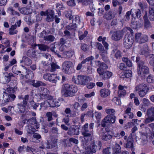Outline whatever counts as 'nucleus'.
<instances>
[{
    "mask_svg": "<svg viewBox=\"0 0 154 154\" xmlns=\"http://www.w3.org/2000/svg\"><path fill=\"white\" fill-rule=\"evenodd\" d=\"M52 116V114L51 112H48L46 113V116L48 118V121L49 122L53 119Z\"/></svg>",
    "mask_w": 154,
    "mask_h": 154,
    "instance_id": "nucleus-52",
    "label": "nucleus"
},
{
    "mask_svg": "<svg viewBox=\"0 0 154 154\" xmlns=\"http://www.w3.org/2000/svg\"><path fill=\"white\" fill-rule=\"evenodd\" d=\"M80 21L79 17L77 15H75V18L72 20V23H75L76 24L77 23H79V22H80Z\"/></svg>",
    "mask_w": 154,
    "mask_h": 154,
    "instance_id": "nucleus-57",
    "label": "nucleus"
},
{
    "mask_svg": "<svg viewBox=\"0 0 154 154\" xmlns=\"http://www.w3.org/2000/svg\"><path fill=\"white\" fill-rule=\"evenodd\" d=\"M55 39V37L51 35L45 36L44 37V40L49 42H54Z\"/></svg>",
    "mask_w": 154,
    "mask_h": 154,
    "instance_id": "nucleus-29",
    "label": "nucleus"
},
{
    "mask_svg": "<svg viewBox=\"0 0 154 154\" xmlns=\"http://www.w3.org/2000/svg\"><path fill=\"white\" fill-rule=\"evenodd\" d=\"M65 53L67 57H71L74 55V51L73 50H69L68 51H66Z\"/></svg>",
    "mask_w": 154,
    "mask_h": 154,
    "instance_id": "nucleus-46",
    "label": "nucleus"
},
{
    "mask_svg": "<svg viewBox=\"0 0 154 154\" xmlns=\"http://www.w3.org/2000/svg\"><path fill=\"white\" fill-rule=\"evenodd\" d=\"M34 102L33 101L31 102V105L33 109L35 110H36L37 107H38L39 106V104L38 103H34Z\"/></svg>",
    "mask_w": 154,
    "mask_h": 154,
    "instance_id": "nucleus-61",
    "label": "nucleus"
},
{
    "mask_svg": "<svg viewBox=\"0 0 154 154\" xmlns=\"http://www.w3.org/2000/svg\"><path fill=\"white\" fill-rule=\"evenodd\" d=\"M37 96L42 99L49 98L51 96L49 95V90L47 88L43 87L40 88L39 92L38 93Z\"/></svg>",
    "mask_w": 154,
    "mask_h": 154,
    "instance_id": "nucleus-7",
    "label": "nucleus"
},
{
    "mask_svg": "<svg viewBox=\"0 0 154 154\" xmlns=\"http://www.w3.org/2000/svg\"><path fill=\"white\" fill-rule=\"evenodd\" d=\"M112 40L117 41L120 40L123 35V33L121 31H113L111 30L109 33Z\"/></svg>",
    "mask_w": 154,
    "mask_h": 154,
    "instance_id": "nucleus-5",
    "label": "nucleus"
},
{
    "mask_svg": "<svg viewBox=\"0 0 154 154\" xmlns=\"http://www.w3.org/2000/svg\"><path fill=\"white\" fill-rule=\"evenodd\" d=\"M68 42V40L65 39L63 38H61L60 39V44L62 45H65Z\"/></svg>",
    "mask_w": 154,
    "mask_h": 154,
    "instance_id": "nucleus-60",
    "label": "nucleus"
},
{
    "mask_svg": "<svg viewBox=\"0 0 154 154\" xmlns=\"http://www.w3.org/2000/svg\"><path fill=\"white\" fill-rule=\"evenodd\" d=\"M51 132L52 134H57L58 132V130L57 128L53 127L51 129Z\"/></svg>",
    "mask_w": 154,
    "mask_h": 154,
    "instance_id": "nucleus-64",
    "label": "nucleus"
},
{
    "mask_svg": "<svg viewBox=\"0 0 154 154\" xmlns=\"http://www.w3.org/2000/svg\"><path fill=\"white\" fill-rule=\"evenodd\" d=\"M77 28V26L75 23L70 24L66 26L65 28L69 30H75Z\"/></svg>",
    "mask_w": 154,
    "mask_h": 154,
    "instance_id": "nucleus-33",
    "label": "nucleus"
},
{
    "mask_svg": "<svg viewBox=\"0 0 154 154\" xmlns=\"http://www.w3.org/2000/svg\"><path fill=\"white\" fill-rule=\"evenodd\" d=\"M37 45L38 47V49L42 51H45L49 48L48 45L44 44H38Z\"/></svg>",
    "mask_w": 154,
    "mask_h": 154,
    "instance_id": "nucleus-37",
    "label": "nucleus"
},
{
    "mask_svg": "<svg viewBox=\"0 0 154 154\" xmlns=\"http://www.w3.org/2000/svg\"><path fill=\"white\" fill-rule=\"evenodd\" d=\"M134 140L131 136H129L127 140V143L126 144V147L128 148L131 149V151H134V148L133 145Z\"/></svg>",
    "mask_w": 154,
    "mask_h": 154,
    "instance_id": "nucleus-18",
    "label": "nucleus"
},
{
    "mask_svg": "<svg viewBox=\"0 0 154 154\" xmlns=\"http://www.w3.org/2000/svg\"><path fill=\"white\" fill-rule=\"evenodd\" d=\"M77 89L76 87L73 85L70 86L69 84H66L63 85L61 93L65 97L71 96L76 92Z\"/></svg>",
    "mask_w": 154,
    "mask_h": 154,
    "instance_id": "nucleus-2",
    "label": "nucleus"
},
{
    "mask_svg": "<svg viewBox=\"0 0 154 154\" xmlns=\"http://www.w3.org/2000/svg\"><path fill=\"white\" fill-rule=\"evenodd\" d=\"M81 33L82 32L80 31H79V38L80 40H82L85 37H86L88 33V32L87 31H85L82 35H81Z\"/></svg>",
    "mask_w": 154,
    "mask_h": 154,
    "instance_id": "nucleus-43",
    "label": "nucleus"
},
{
    "mask_svg": "<svg viewBox=\"0 0 154 154\" xmlns=\"http://www.w3.org/2000/svg\"><path fill=\"white\" fill-rule=\"evenodd\" d=\"M100 7H98V12L99 15L101 16L103 15L104 10V4L100 5Z\"/></svg>",
    "mask_w": 154,
    "mask_h": 154,
    "instance_id": "nucleus-40",
    "label": "nucleus"
},
{
    "mask_svg": "<svg viewBox=\"0 0 154 154\" xmlns=\"http://www.w3.org/2000/svg\"><path fill=\"white\" fill-rule=\"evenodd\" d=\"M149 17L151 21H154V8H149Z\"/></svg>",
    "mask_w": 154,
    "mask_h": 154,
    "instance_id": "nucleus-27",
    "label": "nucleus"
},
{
    "mask_svg": "<svg viewBox=\"0 0 154 154\" xmlns=\"http://www.w3.org/2000/svg\"><path fill=\"white\" fill-rule=\"evenodd\" d=\"M149 88L144 83L139 84L135 87V90L138 92L139 96L141 97H144L149 92Z\"/></svg>",
    "mask_w": 154,
    "mask_h": 154,
    "instance_id": "nucleus-4",
    "label": "nucleus"
},
{
    "mask_svg": "<svg viewBox=\"0 0 154 154\" xmlns=\"http://www.w3.org/2000/svg\"><path fill=\"white\" fill-rule=\"evenodd\" d=\"M143 19L144 26L145 28L147 29L152 27L151 23L148 19L147 12H145V14L143 17Z\"/></svg>",
    "mask_w": 154,
    "mask_h": 154,
    "instance_id": "nucleus-17",
    "label": "nucleus"
},
{
    "mask_svg": "<svg viewBox=\"0 0 154 154\" xmlns=\"http://www.w3.org/2000/svg\"><path fill=\"white\" fill-rule=\"evenodd\" d=\"M95 64L98 67L97 70V72L98 74L102 73V72L107 69L108 68V66L106 64L103 62H101L99 60L95 61Z\"/></svg>",
    "mask_w": 154,
    "mask_h": 154,
    "instance_id": "nucleus-11",
    "label": "nucleus"
},
{
    "mask_svg": "<svg viewBox=\"0 0 154 154\" xmlns=\"http://www.w3.org/2000/svg\"><path fill=\"white\" fill-rule=\"evenodd\" d=\"M52 97L50 96V101L51 107H58L60 105L58 104V103L57 101L56 100L52 99Z\"/></svg>",
    "mask_w": 154,
    "mask_h": 154,
    "instance_id": "nucleus-31",
    "label": "nucleus"
},
{
    "mask_svg": "<svg viewBox=\"0 0 154 154\" xmlns=\"http://www.w3.org/2000/svg\"><path fill=\"white\" fill-rule=\"evenodd\" d=\"M106 112L109 114V115H113L115 114V111L114 109H108L106 110Z\"/></svg>",
    "mask_w": 154,
    "mask_h": 154,
    "instance_id": "nucleus-53",
    "label": "nucleus"
},
{
    "mask_svg": "<svg viewBox=\"0 0 154 154\" xmlns=\"http://www.w3.org/2000/svg\"><path fill=\"white\" fill-rule=\"evenodd\" d=\"M23 59L24 60L25 63L27 66H29L32 63V60L29 57L26 56H24L23 57Z\"/></svg>",
    "mask_w": 154,
    "mask_h": 154,
    "instance_id": "nucleus-38",
    "label": "nucleus"
},
{
    "mask_svg": "<svg viewBox=\"0 0 154 154\" xmlns=\"http://www.w3.org/2000/svg\"><path fill=\"white\" fill-rule=\"evenodd\" d=\"M32 85L34 87L38 88L41 86H45L46 85L41 81H37L36 83H33Z\"/></svg>",
    "mask_w": 154,
    "mask_h": 154,
    "instance_id": "nucleus-39",
    "label": "nucleus"
},
{
    "mask_svg": "<svg viewBox=\"0 0 154 154\" xmlns=\"http://www.w3.org/2000/svg\"><path fill=\"white\" fill-rule=\"evenodd\" d=\"M136 62L137 63L138 67L139 68L138 74L142 79H145L146 75L149 73V69L143 61L141 60L139 57H136Z\"/></svg>",
    "mask_w": 154,
    "mask_h": 154,
    "instance_id": "nucleus-1",
    "label": "nucleus"
},
{
    "mask_svg": "<svg viewBox=\"0 0 154 154\" xmlns=\"http://www.w3.org/2000/svg\"><path fill=\"white\" fill-rule=\"evenodd\" d=\"M27 121L29 122V123L32 125L36 124L37 123L36 118L35 117H33L32 118L28 119Z\"/></svg>",
    "mask_w": 154,
    "mask_h": 154,
    "instance_id": "nucleus-48",
    "label": "nucleus"
},
{
    "mask_svg": "<svg viewBox=\"0 0 154 154\" xmlns=\"http://www.w3.org/2000/svg\"><path fill=\"white\" fill-rule=\"evenodd\" d=\"M50 98L47 100H45L44 102L40 104V109H41L42 107H51L50 103L49 102Z\"/></svg>",
    "mask_w": 154,
    "mask_h": 154,
    "instance_id": "nucleus-36",
    "label": "nucleus"
},
{
    "mask_svg": "<svg viewBox=\"0 0 154 154\" xmlns=\"http://www.w3.org/2000/svg\"><path fill=\"white\" fill-rule=\"evenodd\" d=\"M116 119L115 116L108 115L102 121L101 125L103 127H105L107 123L108 124H112L115 122Z\"/></svg>",
    "mask_w": 154,
    "mask_h": 154,
    "instance_id": "nucleus-6",
    "label": "nucleus"
},
{
    "mask_svg": "<svg viewBox=\"0 0 154 154\" xmlns=\"http://www.w3.org/2000/svg\"><path fill=\"white\" fill-rule=\"evenodd\" d=\"M72 14V12L70 11H66L65 12V16L67 18H68L69 20H71L73 18V17Z\"/></svg>",
    "mask_w": 154,
    "mask_h": 154,
    "instance_id": "nucleus-42",
    "label": "nucleus"
},
{
    "mask_svg": "<svg viewBox=\"0 0 154 154\" xmlns=\"http://www.w3.org/2000/svg\"><path fill=\"white\" fill-rule=\"evenodd\" d=\"M146 115L148 117L154 118V107H152L148 109L147 111Z\"/></svg>",
    "mask_w": 154,
    "mask_h": 154,
    "instance_id": "nucleus-28",
    "label": "nucleus"
},
{
    "mask_svg": "<svg viewBox=\"0 0 154 154\" xmlns=\"http://www.w3.org/2000/svg\"><path fill=\"white\" fill-rule=\"evenodd\" d=\"M141 35L142 34L141 33H137L135 34V40L138 43H139L142 37Z\"/></svg>",
    "mask_w": 154,
    "mask_h": 154,
    "instance_id": "nucleus-45",
    "label": "nucleus"
},
{
    "mask_svg": "<svg viewBox=\"0 0 154 154\" xmlns=\"http://www.w3.org/2000/svg\"><path fill=\"white\" fill-rule=\"evenodd\" d=\"M149 56V65L152 66H154V55L150 54Z\"/></svg>",
    "mask_w": 154,
    "mask_h": 154,
    "instance_id": "nucleus-44",
    "label": "nucleus"
},
{
    "mask_svg": "<svg viewBox=\"0 0 154 154\" xmlns=\"http://www.w3.org/2000/svg\"><path fill=\"white\" fill-rule=\"evenodd\" d=\"M99 74L103 80H105L109 79L112 76V73L110 71L104 70L101 74L100 73Z\"/></svg>",
    "mask_w": 154,
    "mask_h": 154,
    "instance_id": "nucleus-16",
    "label": "nucleus"
},
{
    "mask_svg": "<svg viewBox=\"0 0 154 154\" xmlns=\"http://www.w3.org/2000/svg\"><path fill=\"white\" fill-rule=\"evenodd\" d=\"M88 46L84 43H82L81 45V49L84 51H86L88 50Z\"/></svg>",
    "mask_w": 154,
    "mask_h": 154,
    "instance_id": "nucleus-59",
    "label": "nucleus"
},
{
    "mask_svg": "<svg viewBox=\"0 0 154 154\" xmlns=\"http://www.w3.org/2000/svg\"><path fill=\"white\" fill-rule=\"evenodd\" d=\"M78 3H81L82 5L86 6L88 5V1L87 0H77Z\"/></svg>",
    "mask_w": 154,
    "mask_h": 154,
    "instance_id": "nucleus-63",
    "label": "nucleus"
},
{
    "mask_svg": "<svg viewBox=\"0 0 154 154\" xmlns=\"http://www.w3.org/2000/svg\"><path fill=\"white\" fill-rule=\"evenodd\" d=\"M89 140L87 137H84L82 140L81 146L83 149L86 150L89 149Z\"/></svg>",
    "mask_w": 154,
    "mask_h": 154,
    "instance_id": "nucleus-21",
    "label": "nucleus"
},
{
    "mask_svg": "<svg viewBox=\"0 0 154 154\" xmlns=\"http://www.w3.org/2000/svg\"><path fill=\"white\" fill-rule=\"evenodd\" d=\"M148 40V38L146 35H144L142 37L139 42V44H142L147 42Z\"/></svg>",
    "mask_w": 154,
    "mask_h": 154,
    "instance_id": "nucleus-41",
    "label": "nucleus"
},
{
    "mask_svg": "<svg viewBox=\"0 0 154 154\" xmlns=\"http://www.w3.org/2000/svg\"><path fill=\"white\" fill-rule=\"evenodd\" d=\"M5 76L7 78L6 82L7 83H9L11 80V77H14V75L12 73L10 72L8 73L5 72L4 73Z\"/></svg>",
    "mask_w": 154,
    "mask_h": 154,
    "instance_id": "nucleus-32",
    "label": "nucleus"
},
{
    "mask_svg": "<svg viewBox=\"0 0 154 154\" xmlns=\"http://www.w3.org/2000/svg\"><path fill=\"white\" fill-rule=\"evenodd\" d=\"M36 52L34 49H30L26 52V55L30 57H35L36 56Z\"/></svg>",
    "mask_w": 154,
    "mask_h": 154,
    "instance_id": "nucleus-34",
    "label": "nucleus"
},
{
    "mask_svg": "<svg viewBox=\"0 0 154 154\" xmlns=\"http://www.w3.org/2000/svg\"><path fill=\"white\" fill-rule=\"evenodd\" d=\"M110 133V132L106 131L102 132L101 135L102 139L105 141L110 139L112 138Z\"/></svg>",
    "mask_w": 154,
    "mask_h": 154,
    "instance_id": "nucleus-20",
    "label": "nucleus"
},
{
    "mask_svg": "<svg viewBox=\"0 0 154 154\" xmlns=\"http://www.w3.org/2000/svg\"><path fill=\"white\" fill-rule=\"evenodd\" d=\"M11 12V14L12 15H17L18 16H20L19 13L16 11H15L13 8L12 7H10L8 9Z\"/></svg>",
    "mask_w": 154,
    "mask_h": 154,
    "instance_id": "nucleus-50",
    "label": "nucleus"
},
{
    "mask_svg": "<svg viewBox=\"0 0 154 154\" xmlns=\"http://www.w3.org/2000/svg\"><path fill=\"white\" fill-rule=\"evenodd\" d=\"M35 129L32 126H30L27 130V133L30 134H33L35 132Z\"/></svg>",
    "mask_w": 154,
    "mask_h": 154,
    "instance_id": "nucleus-51",
    "label": "nucleus"
},
{
    "mask_svg": "<svg viewBox=\"0 0 154 154\" xmlns=\"http://www.w3.org/2000/svg\"><path fill=\"white\" fill-rule=\"evenodd\" d=\"M142 25L139 22H133L131 24V26L134 29L141 27Z\"/></svg>",
    "mask_w": 154,
    "mask_h": 154,
    "instance_id": "nucleus-30",
    "label": "nucleus"
},
{
    "mask_svg": "<svg viewBox=\"0 0 154 154\" xmlns=\"http://www.w3.org/2000/svg\"><path fill=\"white\" fill-rule=\"evenodd\" d=\"M51 66L49 71L51 72H54L56 69H60V67L56 63L52 62L51 64Z\"/></svg>",
    "mask_w": 154,
    "mask_h": 154,
    "instance_id": "nucleus-25",
    "label": "nucleus"
},
{
    "mask_svg": "<svg viewBox=\"0 0 154 154\" xmlns=\"http://www.w3.org/2000/svg\"><path fill=\"white\" fill-rule=\"evenodd\" d=\"M72 80L76 84L85 85L90 81V79L89 77L88 76L79 75L76 78L73 76Z\"/></svg>",
    "mask_w": 154,
    "mask_h": 154,
    "instance_id": "nucleus-3",
    "label": "nucleus"
},
{
    "mask_svg": "<svg viewBox=\"0 0 154 154\" xmlns=\"http://www.w3.org/2000/svg\"><path fill=\"white\" fill-rule=\"evenodd\" d=\"M73 65V63L70 61H65L63 63L62 70L63 72L66 74L70 73V69Z\"/></svg>",
    "mask_w": 154,
    "mask_h": 154,
    "instance_id": "nucleus-8",
    "label": "nucleus"
},
{
    "mask_svg": "<svg viewBox=\"0 0 154 154\" xmlns=\"http://www.w3.org/2000/svg\"><path fill=\"white\" fill-rule=\"evenodd\" d=\"M101 143L100 141H95L93 140L92 142L89 149L93 153H95L97 151L99 150L101 147Z\"/></svg>",
    "mask_w": 154,
    "mask_h": 154,
    "instance_id": "nucleus-10",
    "label": "nucleus"
},
{
    "mask_svg": "<svg viewBox=\"0 0 154 154\" xmlns=\"http://www.w3.org/2000/svg\"><path fill=\"white\" fill-rule=\"evenodd\" d=\"M153 121H154V118L153 117H148V118H147L145 120L144 123L146 124H147L151 122H152Z\"/></svg>",
    "mask_w": 154,
    "mask_h": 154,
    "instance_id": "nucleus-56",
    "label": "nucleus"
},
{
    "mask_svg": "<svg viewBox=\"0 0 154 154\" xmlns=\"http://www.w3.org/2000/svg\"><path fill=\"white\" fill-rule=\"evenodd\" d=\"M79 130L78 129L74 128H70L67 132V134L70 135H78L79 134Z\"/></svg>",
    "mask_w": 154,
    "mask_h": 154,
    "instance_id": "nucleus-26",
    "label": "nucleus"
},
{
    "mask_svg": "<svg viewBox=\"0 0 154 154\" xmlns=\"http://www.w3.org/2000/svg\"><path fill=\"white\" fill-rule=\"evenodd\" d=\"M43 79L46 81L56 84L57 82V76L54 74L46 73L43 75Z\"/></svg>",
    "mask_w": 154,
    "mask_h": 154,
    "instance_id": "nucleus-12",
    "label": "nucleus"
},
{
    "mask_svg": "<svg viewBox=\"0 0 154 154\" xmlns=\"http://www.w3.org/2000/svg\"><path fill=\"white\" fill-rule=\"evenodd\" d=\"M110 93V91L109 89L103 88L100 91V94L102 97H106L109 95Z\"/></svg>",
    "mask_w": 154,
    "mask_h": 154,
    "instance_id": "nucleus-22",
    "label": "nucleus"
},
{
    "mask_svg": "<svg viewBox=\"0 0 154 154\" xmlns=\"http://www.w3.org/2000/svg\"><path fill=\"white\" fill-rule=\"evenodd\" d=\"M132 75V72L131 70H126V78H128V79H127L128 80H127V81L128 82L129 84L131 80V77Z\"/></svg>",
    "mask_w": 154,
    "mask_h": 154,
    "instance_id": "nucleus-35",
    "label": "nucleus"
},
{
    "mask_svg": "<svg viewBox=\"0 0 154 154\" xmlns=\"http://www.w3.org/2000/svg\"><path fill=\"white\" fill-rule=\"evenodd\" d=\"M58 139L57 138L51 137V140L48 142L46 148L53 149H57L58 148Z\"/></svg>",
    "mask_w": 154,
    "mask_h": 154,
    "instance_id": "nucleus-9",
    "label": "nucleus"
},
{
    "mask_svg": "<svg viewBox=\"0 0 154 154\" xmlns=\"http://www.w3.org/2000/svg\"><path fill=\"white\" fill-rule=\"evenodd\" d=\"M112 52L114 53H115V57L116 58L120 57H121V52L120 51L117 50V49H116L113 50Z\"/></svg>",
    "mask_w": 154,
    "mask_h": 154,
    "instance_id": "nucleus-47",
    "label": "nucleus"
},
{
    "mask_svg": "<svg viewBox=\"0 0 154 154\" xmlns=\"http://www.w3.org/2000/svg\"><path fill=\"white\" fill-rule=\"evenodd\" d=\"M124 86L120 85L118 87V96L120 97H124L125 94V91L124 90Z\"/></svg>",
    "mask_w": 154,
    "mask_h": 154,
    "instance_id": "nucleus-23",
    "label": "nucleus"
},
{
    "mask_svg": "<svg viewBox=\"0 0 154 154\" xmlns=\"http://www.w3.org/2000/svg\"><path fill=\"white\" fill-rule=\"evenodd\" d=\"M54 13L53 11L51 10L47 11V14L46 20L48 22L53 20L54 19Z\"/></svg>",
    "mask_w": 154,
    "mask_h": 154,
    "instance_id": "nucleus-19",
    "label": "nucleus"
},
{
    "mask_svg": "<svg viewBox=\"0 0 154 154\" xmlns=\"http://www.w3.org/2000/svg\"><path fill=\"white\" fill-rule=\"evenodd\" d=\"M59 46V45L56 42H55L50 45V50L52 52L57 55L59 57H61V55L59 54V52L57 49Z\"/></svg>",
    "mask_w": 154,
    "mask_h": 154,
    "instance_id": "nucleus-15",
    "label": "nucleus"
},
{
    "mask_svg": "<svg viewBox=\"0 0 154 154\" xmlns=\"http://www.w3.org/2000/svg\"><path fill=\"white\" fill-rule=\"evenodd\" d=\"M133 103H130L128 105V107L126 110V114L127 113L131 112V108L132 107Z\"/></svg>",
    "mask_w": 154,
    "mask_h": 154,
    "instance_id": "nucleus-62",
    "label": "nucleus"
},
{
    "mask_svg": "<svg viewBox=\"0 0 154 154\" xmlns=\"http://www.w3.org/2000/svg\"><path fill=\"white\" fill-rule=\"evenodd\" d=\"M147 81L149 83L153 82L154 81V78L153 77L152 75H149L148 76L146 79Z\"/></svg>",
    "mask_w": 154,
    "mask_h": 154,
    "instance_id": "nucleus-54",
    "label": "nucleus"
},
{
    "mask_svg": "<svg viewBox=\"0 0 154 154\" xmlns=\"http://www.w3.org/2000/svg\"><path fill=\"white\" fill-rule=\"evenodd\" d=\"M88 124L86 123L83 126V132L82 134L85 137H86L88 138V137H90V139H91L92 135L93 134V132L89 129L88 130Z\"/></svg>",
    "mask_w": 154,
    "mask_h": 154,
    "instance_id": "nucleus-13",
    "label": "nucleus"
},
{
    "mask_svg": "<svg viewBox=\"0 0 154 154\" xmlns=\"http://www.w3.org/2000/svg\"><path fill=\"white\" fill-rule=\"evenodd\" d=\"M117 12L115 10H110L108 13L106 17V19L107 20H110L113 18L116 14Z\"/></svg>",
    "mask_w": 154,
    "mask_h": 154,
    "instance_id": "nucleus-24",
    "label": "nucleus"
},
{
    "mask_svg": "<svg viewBox=\"0 0 154 154\" xmlns=\"http://www.w3.org/2000/svg\"><path fill=\"white\" fill-rule=\"evenodd\" d=\"M127 29H126V32H127V34L130 33L128 34V42H129V46L128 48H130L132 46L133 42V36L132 34L133 32L132 30L129 27H126Z\"/></svg>",
    "mask_w": 154,
    "mask_h": 154,
    "instance_id": "nucleus-14",
    "label": "nucleus"
},
{
    "mask_svg": "<svg viewBox=\"0 0 154 154\" xmlns=\"http://www.w3.org/2000/svg\"><path fill=\"white\" fill-rule=\"evenodd\" d=\"M94 57L92 56H91L86 58L85 60H83L81 62V64H83L86 63L87 62L92 60L94 59Z\"/></svg>",
    "mask_w": 154,
    "mask_h": 154,
    "instance_id": "nucleus-49",
    "label": "nucleus"
},
{
    "mask_svg": "<svg viewBox=\"0 0 154 154\" xmlns=\"http://www.w3.org/2000/svg\"><path fill=\"white\" fill-rule=\"evenodd\" d=\"M136 17L137 18H140L141 16V12L139 9H137L135 12Z\"/></svg>",
    "mask_w": 154,
    "mask_h": 154,
    "instance_id": "nucleus-55",
    "label": "nucleus"
},
{
    "mask_svg": "<svg viewBox=\"0 0 154 154\" xmlns=\"http://www.w3.org/2000/svg\"><path fill=\"white\" fill-rule=\"evenodd\" d=\"M67 3L70 6H74L76 5L75 0H69L67 2Z\"/></svg>",
    "mask_w": 154,
    "mask_h": 154,
    "instance_id": "nucleus-58",
    "label": "nucleus"
}]
</instances>
